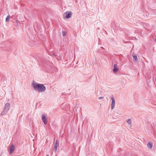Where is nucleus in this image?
Segmentation results:
<instances>
[{"instance_id": "1a4fd4ad", "label": "nucleus", "mask_w": 156, "mask_h": 156, "mask_svg": "<svg viewBox=\"0 0 156 156\" xmlns=\"http://www.w3.org/2000/svg\"><path fill=\"white\" fill-rule=\"evenodd\" d=\"M118 70V68H117V66L115 64L114 65L113 72L114 73H116Z\"/></svg>"}, {"instance_id": "dca6fc26", "label": "nucleus", "mask_w": 156, "mask_h": 156, "mask_svg": "<svg viewBox=\"0 0 156 156\" xmlns=\"http://www.w3.org/2000/svg\"><path fill=\"white\" fill-rule=\"evenodd\" d=\"M0 156H1V155H0Z\"/></svg>"}, {"instance_id": "7ed1b4c3", "label": "nucleus", "mask_w": 156, "mask_h": 156, "mask_svg": "<svg viewBox=\"0 0 156 156\" xmlns=\"http://www.w3.org/2000/svg\"><path fill=\"white\" fill-rule=\"evenodd\" d=\"M111 99L112 100V102L111 104V109H113L115 106V99L113 95H112L111 97Z\"/></svg>"}, {"instance_id": "f03ea898", "label": "nucleus", "mask_w": 156, "mask_h": 156, "mask_svg": "<svg viewBox=\"0 0 156 156\" xmlns=\"http://www.w3.org/2000/svg\"><path fill=\"white\" fill-rule=\"evenodd\" d=\"M10 104L8 103H6L5 105L3 110L1 113V115L2 116H3L5 115L10 109Z\"/></svg>"}, {"instance_id": "4468645a", "label": "nucleus", "mask_w": 156, "mask_h": 156, "mask_svg": "<svg viewBox=\"0 0 156 156\" xmlns=\"http://www.w3.org/2000/svg\"><path fill=\"white\" fill-rule=\"evenodd\" d=\"M104 98L103 97H99L98 98L99 99H103Z\"/></svg>"}, {"instance_id": "39448f33", "label": "nucleus", "mask_w": 156, "mask_h": 156, "mask_svg": "<svg viewBox=\"0 0 156 156\" xmlns=\"http://www.w3.org/2000/svg\"><path fill=\"white\" fill-rule=\"evenodd\" d=\"M42 119L44 125H46L47 122V119L45 115L43 114L41 115Z\"/></svg>"}, {"instance_id": "423d86ee", "label": "nucleus", "mask_w": 156, "mask_h": 156, "mask_svg": "<svg viewBox=\"0 0 156 156\" xmlns=\"http://www.w3.org/2000/svg\"><path fill=\"white\" fill-rule=\"evenodd\" d=\"M66 15V18L67 19H69L71 17L72 15V13L71 12L67 11L65 12Z\"/></svg>"}, {"instance_id": "f8f14e48", "label": "nucleus", "mask_w": 156, "mask_h": 156, "mask_svg": "<svg viewBox=\"0 0 156 156\" xmlns=\"http://www.w3.org/2000/svg\"><path fill=\"white\" fill-rule=\"evenodd\" d=\"M10 19V16L9 15H8V16H7L5 19V21L6 22H8L9 19Z\"/></svg>"}, {"instance_id": "9b49d317", "label": "nucleus", "mask_w": 156, "mask_h": 156, "mask_svg": "<svg viewBox=\"0 0 156 156\" xmlns=\"http://www.w3.org/2000/svg\"><path fill=\"white\" fill-rule=\"evenodd\" d=\"M127 123L130 126H131L132 121L130 119H127Z\"/></svg>"}, {"instance_id": "0eeeda50", "label": "nucleus", "mask_w": 156, "mask_h": 156, "mask_svg": "<svg viewBox=\"0 0 156 156\" xmlns=\"http://www.w3.org/2000/svg\"><path fill=\"white\" fill-rule=\"evenodd\" d=\"M14 146L13 144H12L11 146H10V149H9V154H11L13 152V151L14 150Z\"/></svg>"}, {"instance_id": "f257e3e1", "label": "nucleus", "mask_w": 156, "mask_h": 156, "mask_svg": "<svg viewBox=\"0 0 156 156\" xmlns=\"http://www.w3.org/2000/svg\"><path fill=\"white\" fill-rule=\"evenodd\" d=\"M34 90L38 92H43L46 90V88L43 84L36 83L34 80L32 84Z\"/></svg>"}, {"instance_id": "ddd939ff", "label": "nucleus", "mask_w": 156, "mask_h": 156, "mask_svg": "<svg viewBox=\"0 0 156 156\" xmlns=\"http://www.w3.org/2000/svg\"><path fill=\"white\" fill-rule=\"evenodd\" d=\"M62 34L63 36H65L66 34V32H65V31H62Z\"/></svg>"}, {"instance_id": "6e6552de", "label": "nucleus", "mask_w": 156, "mask_h": 156, "mask_svg": "<svg viewBox=\"0 0 156 156\" xmlns=\"http://www.w3.org/2000/svg\"><path fill=\"white\" fill-rule=\"evenodd\" d=\"M133 61L134 62H137L138 61L137 56L136 54L133 53Z\"/></svg>"}, {"instance_id": "20e7f679", "label": "nucleus", "mask_w": 156, "mask_h": 156, "mask_svg": "<svg viewBox=\"0 0 156 156\" xmlns=\"http://www.w3.org/2000/svg\"><path fill=\"white\" fill-rule=\"evenodd\" d=\"M59 142L57 140L55 141V143L54 145V149L55 152H56L57 147L59 146Z\"/></svg>"}, {"instance_id": "2eb2a0df", "label": "nucleus", "mask_w": 156, "mask_h": 156, "mask_svg": "<svg viewBox=\"0 0 156 156\" xmlns=\"http://www.w3.org/2000/svg\"><path fill=\"white\" fill-rule=\"evenodd\" d=\"M47 156H49V155H47Z\"/></svg>"}, {"instance_id": "9d476101", "label": "nucleus", "mask_w": 156, "mask_h": 156, "mask_svg": "<svg viewBox=\"0 0 156 156\" xmlns=\"http://www.w3.org/2000/svg\"><path fill=\"white\" fill-rule=\"evenodd\" d=\"M147 147L150 149H151L153 146V144L149 142L147 144Z\"/></svg>"}]
</instances>
